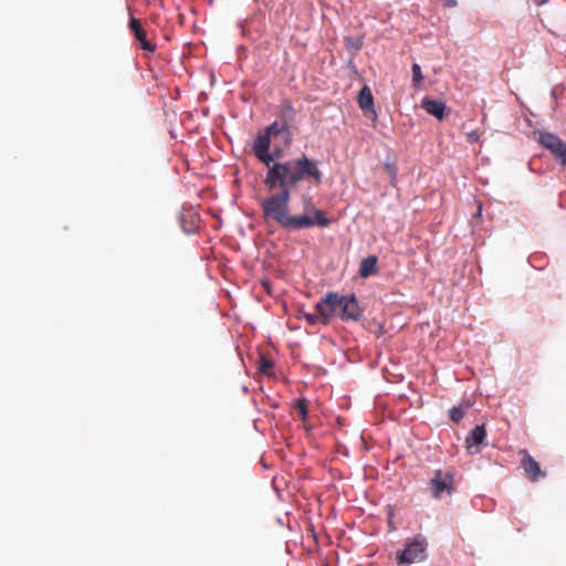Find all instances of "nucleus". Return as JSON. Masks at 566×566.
Wrapping results in <instances>:
<instances>
[{
    "instance_id": "nucleus-1",
    "label": "nucleus",
    "mask_w": 566,
    "mask_h": 566,
    "mask_svg": "<svg viewBox=\"0 0 566 566\" xmlns=\"http://www.w3.org/2000/svg\"><path fill=\"white\" fill-rule=\"evenodd\" d=\"M322 179L318 163L306 155L284 163H274L265 175L264 184L269 190L279 191L261 202L263 218L273 220L283 228L290 217L291 190L302 181L321 185Z\"/></svg>"
},
{
    "instance_id": "nucleus-2",
    "label": "nucleus",
    "mask_w": 566,
    "mask_h": 566,
    "mask_svg": "<svg viewBox=\"0 0 566 566\" xmlns=\"http://www.w3.org/2000/svg\"><path fill=\"white\" fill-rule=\"evenodd\" d=\"M428 542L422 535L407 539L402 551L397 552L398 565H411L427 558Z\"/></svg>"
},
{
    "instance_id": "nucleus-3",
    "label": "nucleus",
    "mask_w": 566,
    "mask_h": 566,
    "mask_svg": "<svg viewBox=\"0 0 566 566\" xmlns=\"http://www.w3.org/2000/svg\"><path fill=\"white\" fill-rule=\"evenodd\" d=\"M331 222L332 220L327 218L326 213L323 210L313 208L312 216H290L283 229L287 231H298L302 229L312 228L314 226L326 228L331 224Z\"/></svg>"
},
{
    "instance_id": "nucleus-4",
    "label": "nucleus",
    "mask_w": 566,
    "mask_h": 566,
    "mask_svg": "<svg viewBox=\"0 0 566 566\" xmlns=\"http://www.w3.org/2000/svg\"><path fill=\"white\" fill-rule=\"evenodd\" d=\"M337 316L344 322H358L363 316V310L355 294L339 295L337 293Z\"/></svg>"
},
{
    "instance_id": "nucleus-5",
    "label": "nucleus",
    "mask_w": 566,
    "mask_h": 566,
    "mask_svg": "<svg viewBox=\"0 0 566 566\" xmlns=\"http://www.w3.org/2000/svg\"><path fill=\"white\" fill-rule=\"evenodd\" d=\"M454 474L450 471L437 469L429 481L431 494L434 499H441L444 493L450 495L453 491Z\"/></svg>"
},
{
    "instance_id": "nucleus-6",
    "label": "nucleus",
    "mask_w": 566,
    "mask_h": 566,
    "mask_svg": "<svg viewBox=\"0 0 566 566\" xmlns=\"http://www.w3.org/2000/svg\"><path fill=\"white\" fill-rule=\"evenodd\" d=\"M270 145L271 138L269 137V134H259L252 146L255 157L268 166V170L274 163H276L275 159L279 158L281 154L279 150L270 153Z\"/></svg>"
},
{
    "instance_id": "nucleus-7",
    "label": "nucleus",
    "mask_w": 566,
    "mask_h": 566,
    "mask_svg": "<svg viewBox=\"0 0 566 566\" xmlns=\"http://www.w3.org/2000/svg\"><path fill=\"white\" fill-rule=\"evenodd\" d=\"M538 142L548 149L556 160L566 167V143L552 133H541Z\"/></svg>"
},
{
    "instance_id": "nucleus-8",
    "label": "nucleus",
    "mask_w": 566,
    "mask_h": 566,
    "mask_svg": "<svg viewBox=\"0 0 566 566\" xmlns=\"http://www.w3.org/2000/svg\"><path fill=\"white\" fill-rule=\"evenodd\" d=\"M337 293L329 292L315 305V311L318 312L322 324H327L329 319L337 315Z\"/></svg>"
},
{
    "instance_id": "nucleus-9",
    "label": "nucleus",
    "mask_w": 566,
    "mask_h": 566,
    "mask_svg": "<svg viewBox=\"0 0 566 566\" xmlns=\"http://www.w3.org/2000/svg\"><path fill=\"white\" fill-rule=\"evenodd\" d=\"M486 438V430L484 424L475 426L472 431L465 438V444L470 454L479 452V447L483 443Z\"/></svg>"
},
{
    "instance_id": "nucleus-10",
    "label": "nucleus",
    "mask_w": 566,
    "mask_h": 566,
    "mask_svg": "<svg viewBox=\"0 0 566 566\" xmlns=\"http://www.w3.org/2000/svg\"><path fill=\"white\" fill-rule=\"evenodd\" d=\"M522 467L527 478L533 482L545 476V472L541 470L538 462L535 461L525 450L522 451Z\"/></svg>"
},
{
    "instance_id": "nucleus-11",
    "label": "nucleus",
    "mask_w": 566,
    "mask_h": 566,
    "mask_svg": "<svg viewBox=\"0 0 566 566\" xmlns=\"http://www.w3.org/2000/svg\"><path fill=\"white\" fill-rule=\"evenodd\" d=\"M129 29L134 33L136 40L140 43L143 50L147 52H155L156 45L147 40L146 32L143 29L140 21L134 17H130Z\"/></svg>"
},
{
    "instance_id": "nucleus-12",
    "label": "nucleus",
    "mask_w": 566,
    "mask_h": 566,
    "mask_svg": "<svg viewBox=\"0 0 566 566\" xmlns=\"http://www.w3.org/2000/svg\"><path fill=\"white\" fill-rule=\"evenodd\" d=\"M358 104L366 116L371 114L374 117H376L374 97L370 88L367 85H365L358 94Z\"/></svg>"
},
{
    "instance_id": "nucleus-13",
    "label": "nucleus",
    "mask_w": 566,
    "mask_h": 566,
    "mask_svg": "<svg viewBox=\"0 0 566 566\" xmlns=\"http://www.w3.org/2000/svg\"><path fill=\"white\" fill-rule=\"evenodd\" d=\"M421 107L438 119L444 117L446 104L439 99L423 98Z\"/></svg>"
},
{
    "instance_id": "nucleus-14",
    "label": "nucleus",
    "mask_w": 566,
    "mask_h": 566,
    "mask_svg": "<svg viewBox=\"0 0 566 566\" xmlns=\"http://www.w3.org/2000/svg\"><path fill=\"white\" fill-rule=\"evenodd\" d=\"M377 262L378 259L376 255H368L363 259L359 266V275L364 279H367L377 273Z\"/></svg>"
},
{
    "instance_id": "nucleus-15",
    "label": "nucleus",
    "mask_w": 566,
    "mask_h": 566,
    "mask_svg": "<svg viewBox=\"0 0 566 566\" xmlns=\"http://www.w3.org/2000/svg\"><path fill=\"white\" fill-rule=\"evenodd\" d=\"M280 117L282 119V123L284 125H289L290 123L294 120L295 118V109L291 102L285 101L282 105Z\"/></svg>"
},
{
    "instance_id": "nucleus-16",
    "label": "nucleus",
    "mask_w": 566,
    "mask_h": 566,
    "mask_svg": "<svg viewBox=\"0 0 566 566\" xmlns=\"http://www.w3.org/2000/svg\"><path fill=\"white\" fill-rule=\"evenodd\" d=\"M282 133H286V134L290 133L289 125H284L283 123L280 124L279 122H274L266 128L264 134H269V137L271 138V136H276Z\"/></svg>"
},
{
    "instance_id": "nucleus-17",
    "label": "nucleus",
    "mask_w": 566,
    "mask_h": 566,
    "mask_svg": "<svg viewBox=\"0 0 566 566\" xmlns=\"http://www.w3.org/2000/svg\"><path fill=\"white\" fill-rule=\"evenodd\" d=\"M411 71H412V83H413V86H419L420 83L423 81V75H422L421 66L418 63H413L412 67H411Z\"/></svg>"
},
{
    "instance_id": "nucleus-18",
    "label": "nucleus",
    "mask_w": 566,
    "mask_h": 566,
    "mask_svg": "<svg viewBox=\"0 0 566 566\" xmlns=\"http://www.w3.org/2000/svg\"><path fill=\"white\" fill-rule=\"evenodd\" d=\"M449 413H450L451 420L455 423L460 422L465 416V411L461 406L452 407L449 410Z\"/></svg>"
},
{
    "instance_id": "nucleus-19",
    "label": "nucleus",
    "mask_w": 566,
    "mask_h": 566,
    "mask_svg": "<svg viewBox=\"0 0 566 566\" xmlns=\"http://www.w3.org/2000/svg\"><path fill=\"white\" fill-rule=\"evenodd\" d=\"M295 409L298 411L302 420L307 418L308 411L305 399H298L295 402Z\"/></svg>"
},
{
    "instance_id": "nucleus-20",
    "label": "nucleus",
    "mask_w": 566,
    "mask_h": 566,
    "mask_svg": "<svg viewBox=\"0 0 566 566\" xmlns=\"http://www.w3.org/2000/svg\"><path fill=\"white\" fill-rule=\"evenodd\" d=\"M273 368V363L266 358H262L261 361H260V366H259V370L260 373L269 376V374L271 373Z\"/></svg>"
},
{
    "instance_id": "nucleus-21",
    "label": "nucleus",
    "mask_w": 566,
    "mask_h": 566,
    "mask_svg": "<svg viewBox=\"0 0 566 566\" xmlns=\"http://www.w3.org/2000/svg\"><path fill=\"white\" fill-rule=\"evenodd\" d=\"M303 317L311 325H316L317 323H321V317L317 311H315L314 313H304Z\"/></svg>"
},
{
    "instance_id": "nucleus-22",
    "label": "nucleus",
    "mask_w": 566,
    "mask_h": 566,
    "mask_svg": "<svg viewBox=\"0 0 566 566\" xmlns=\"http://www.w3.org/2000/svg\"><path fill=\"white\" fill-rule=\"evenodd\" d=\"M457 6V0H444V7L453 8Z\"/></svg>"
},
{
    "instance_id": "nucleus-23",
    "label": "nucleus",
    "mask_w": 566,
    "mask_h": 566,
    "mask_svg": "<svg viewBox=\"0 0 566 566\" xmlns=\"http://www.w3.org/2000/svg\"><path fill=\"white\" fill-rule=\"evenodd\" d=\"M548 0H534V2L537 4V6H543L547 2Z\"/></svg>"
},
{
    "instance_id": "nucleus-24",
    "label": "nucleus",
    "mask_w": 566,
    "mask_h": 566,
    "mask_svg": "<svg viewBox=\"0 0 566 566\" xmlns=\"http://www.w3.org/2000/svg\"><path fill=\"white\" fill-rule=\"evenodd\" d=\"M551 96H552V98L556 99V90L555 88H553L551 91Z\"/></svg>"
},
{
    "instance_id": "nucleus-25",
    "label": "nucleus",
    "mask_w": 566,
    "mask_h": 566,
    "mask_svg": "<svg viewBox=\"0 0 566 566\" xmlns=\"http://www.w3.org/2000/svg\"><path fill=\"white\" fill-rule=\"evenodd\" d=\"M469 138H470V139H478V135H476V133H472V134H470V135H469Z\"/></svg>"
},
{
    "instance_id": "nucleus-26",
    "label": "nucleus",
    "mask_w": 566,
    "mask_h": 566,
    "mask_svg": "<svg viewBox=\"0 0 566 566\" xmlns=\"http://www.w3.org/2000/svg\"><path fill=\"white\" fill-rule=\"evenodd\" d=\"M481 211H482V207H481V205H479V209H478V214L479 216L481 214Z\"/></svg>"
}]
</instances>
